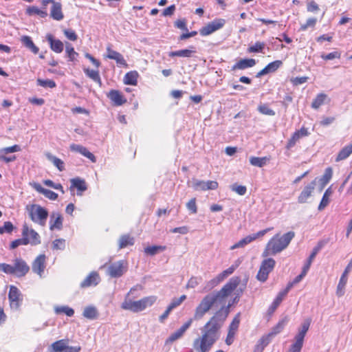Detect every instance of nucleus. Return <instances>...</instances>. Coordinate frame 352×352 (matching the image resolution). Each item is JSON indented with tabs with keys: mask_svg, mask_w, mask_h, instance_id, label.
Instances as JSON below:
<instances>
[{
	"mask_svg": "<svg viewBox=\"0 0 352 352\" xmlns=\"http://www.w3.org/2000/svg\"><path fill=\"white\" fill-rule=\"evenodd\" d=\"M229 314V306L221 307L204 325L203 334L193 341V348L198 352H208L219 338L218 331Z\"/></svg>",
	"mask_w": 352,
	"mask_h": 352,
	"instance_id": "nucleus-1",
	"label": "nucleus"
},
{
	"mask_svg": "<svg viewBox=\"0 0 352 352\" xmlns=\"http://www.w3.org/2000/svg\"><path fill=\"white\" fill-rule=\"evenodd\" d=\"M240 281L239 277L232 278L219 291L212 292L204 296L195 309L194 319L196 320L201 319L214 304L222 302L223 299L237 287Z\"/></svg>",
	"mask_w": 352,
	"mask_h": 352,
	"instance_id": "nucleus-2",
	"label": "nucleus"
},
{
	"mask_svg": "<svg viewBox=\"0 0 352 352\" xmlns=\"http://www.w3.org/2000/svg\"><path fill=\"white\" fill-rule=\"evenodd\" d=\"M295 236L293 231H289L283 236L279 234L274 236L267 243L265 249L263 252V256L267 257L269 255H275L285 250Z\"/></svg>",
	"mask_w": 352,
	"mask_h": 352,
	"instance_id": "nucleus-3",
	"label": "nucleus"
},
{
	"mask_svg": "<svg viewBox=\"0 0 352 352\" xmlns=\"http://www.w3.org/2000/svg\"><path fill=\"white\" fill-rule=\"evenodd\" d=\"M137 288L138 287H133L130 289L129 292L126 294L125 300L121 305L122 309L138 313L144 310L148 307L152 306L155 302L157 297L155 296L144 297L137 301L128 299V297L133 294L137 290Z\"/></svg>",
	"mask_w": 352,
	"mask_h": 352,
	"instance_id": "nucleus-4",
	"label": "nucleus"
},
{
	"mask_svg": "<svg viewBox=\"0 0 352 352\" xmlns=\"http://www.w3.org/2000/svg\"><path fill=\"white\" fill-rule=\"evenodd\" d=\"M29 216L31 220L44 226L48 217L47 210L38 204H33L28 208Z\"/></svg>",
	"mask_w": 352,
	"mask_h": 352,
	"instance_id": "nucleus-5",
	"label": "nucleus"
},
{
	"mask_svg": "<svg viewBox=\"0 0 352 352\" xmlns=\"http://www.w3.org/2000/svg\"><path fill=\"white\" fill-rule=\"evenodd\" d=\"M275 263V261L272 258L263 260L256 275V278L263 283L266 281L270 272L274 269Z\"/></svg>",
	"mask_w": 352,
	"mask_h": 352,
	"instance_id": "nucleus-6",
	"label": "nucleus"
},
{
	"mask_svg": "<svg viewBox=\"0 0 352 352\" xmlns=\"http://www.w3.org/2000/svg\"><path fill=\"white\" fill-rule=\"evenodd\" d=\"M127 270V262L124 260L118 261L111 263L108 267V274L112 278L122 276Z\"/></svg>",
	"mask_w": 352,
	"mask_h": 352,
	"instance_id": "nucleus-7",
	"label": "nucleus"
},
{
	"mask_svg": "<svg viewBox=\"0 0 352 352\" xmlns=\"http://www.w3.org/2000/svg\"><path fill=\"white\" fill-rule=\"evenodd\" d=\"M225 24L226 20L223 19H214L206 25L202 27L199 30V33L204 36L210 35L215 31L222 28Z\"/></svg>",
	"mask_w": 352,
	"mask_h": 352,
	"instance_id": "nucleus-8",
	"label": "nucleus"
},
{
	"mask_svg": "<svg viewBox=\"0 0 352 352\" xmlns=\"http://www.w3.org/2000/svg\"><path fill=\"white\" fill-rule=\"evenodd\" d=\"M22 236L27 239L28 245H37L41 243L39 234L33 229L29 228L27 224H24L22 228Z\"/></svg>",
	"mask_w": 352,
	"mask_h": 352,
	"instance_id": "nucleus-9",
	"label": "nucleus"
},
{
	"mask_svg": "<svg viewBox=\"0 0 352 352\" xmlns=\"http://www.w3.org/2000/svg\"><path fill=\"white\" fill-rule=\"evenodd\" d=\"M192 322V318L187 320L179 329L169 336V337L165 341V344L167 345L172 344L176 340L181 339L184 336L186 331L191 326Z\"/></svg>",
	"mask_w": 352,
	"mask_h": 352,
	"instance_id": "nucleus-10",
	"label": "nucleus"
},
{
	"mask_svg": "<svg viewBox=\"0 0 352 352\" xmlns=\"http://www.w3.org/2000/svg\"><path fill=\"white\" fill-rule=\"evenodd\" d=\"M21 296V292L14 285L10 287L8 299L11 309L16 310L19 308L22 300Z\"/></svg>",
	"mask_w": 352,
	"mask_h": 352,
	"instance_id": "nucleus-11",
	"label": "nucleus"
},
{
	"mask_svg": "<svg viewBox=\"0 0 352 352\" xmlns=\"http://www.w3.org/2000/svg\"><path fill=\"white\" fill-rule=\"evenodd\" d=\"M105 58L114 60L118 66L127 67L128 64L126 63V60L124 56L118 52L113 50L111 48V45H109L106 48V54L104 55Z\"/></svg>",
	"mask_w": 352,
	"mask_h": 352,
	"instance_id": "nucleus-12",
	"label": "nucleus"
},
{
	"mask_svg": "<svg viewBox=\"0 0 352 352\" xmlns=\"http://www.w3.org/2000/svg\"><path fill=\"white\" fill-rule=\"evenodd\" d=\"M21 151V147L17 145L0 148V161L6 163H10L16 160V156H7L8 154L16 153Z\"/></svg>",
	"mask_w": 352,
	"mask_h": 352,
	"instance_id": "nucleus-13",
	"label": "nucleus"
},
{
	"mask_svg": "<svg viewBox=\"0 0 352 352\" xmlns=\"http://www.w3.org/2000/svg\"><path fill=\"white\" fill-rule=\"evenodd\" d=\"M45 267L46 256L45 254H40L34 259V261L32 263V272L38 274L41 278L43 277Z\"/></svg>",
	"mask_w": 352,
	"mask_h": 352,
	"instance_id": "nucleus-14",
	"label": "nucleus"
},
{
	"mask_svg": "<svg viewBox=\"0 0 352 352\" xmlns=\"http://www.w3.org/2000/svg\"><path fill=\"white\" fill-rule=\"evenodd\" d=\"M320 248H321V246L320 245H318V246L315 247L313 249L312 252L311 253L310 256H309L306 264L304 265L301 273L294 278V283H299L303 278V277L305 276L308 270L310 268V266H311V264L313 260L314 259L316 254L320 251Z\"/></svg>",
	"mask_w": 352,
	"mask_h": 352,
	"instance_id": "nucleus-15",
	"label": "nucleus"
},
{
	"mask_svg": "<svg viewBox=\"0 0 352 352\" xmlns=\"http://www.w3.org/2000/svg\"><path fill=\"white\" fill-rule=\"evenodd\" d=\"M13 268L14 274L19 277L24 276L30 270L27 263L21 258H16L14 260Z\"/></svg>",
	"mask_w": 352,
	"mask_h": 352,
	"instance_id": "nucleus-16",
	"label": "nucleus"
},
{
	"mask_svg": "<svg viewBox=\"0 0 352 352\" xmlns=\"http://www.w3.org/2000/svg\"><path fill=\"white\" fill-rule=\"evenodd\" d=\"M352 269V258L349 261L344 272L342 273L339 283L337 286L336 294L338 296H342L344 294V287L347 282V276L350 270Z\"/></svg>",
	"mask_w": 352,
	"mask_h": 352,
	"instance_id": "nucleus-17",
	"label": "nucleus"
},
{
	"mask_svg": "<svg viewBox=\"0 0 352 352\" xmlns=\"http://www.w3.org/2000/svg\"><path fill=\"white\" fill-rule=\"evenodd\" d=\"M192 187L196 190H215L218 188V183L216 181H201L194 179L192 181Z\"/></svg>",
	"mask_w": 352,
	"mask_h": 352,
	"instance_id": "nucleus-18",
	"label": "nucleus"
},
{
	"mask_svg": "<svg viewBox=\"0 0 352 352\" xmlns=\"http://www.w3.org/2000/svg\"><path fill=\"white\" fill-rule=\"evenodd\" d=\"M100 281V278L98 272H91L80 283L81 288L96 286Z\"/></svg>",
	"mask_w": 352,
	"mask_h": 352,
	"instance_id": "nucleus-19",
	"label": "nucleus"
},
{
	"mask_svg": "<svg viewBox=\"0 0 352 352\" xmlns=\"http://www.w3.org/2000/svg\"><path fill=\"white\" fill-rule=\"evenodd\" d=\"M311 324V320H305L301 324V327L299 329L298 333L295 336V344L303 346V341L307 332L309 330Z\"/></svg>",
	"mask_w": 352,
	"mask_h": 352,
	"instance_id": "nucleus-20",
	"label": "nucleus"
},
{
	"mask_svg": "<svg viewBox=\"0 0 352 352\" xmlns=\"http://www.w3.org/2000/svg\"><path fill=\"white\" fill-rule=\"evenodd\" d=\"M63 217L56 212H53L50 215V229L51 230H60L63 228Z\"/></svg>",
	"mask_w": 352,
	"mask_h": 352,
	"instance_id": "nucleus-21",
	"label": "nucleus"
},
{
	"mask_svg": "<svg viewBox=\"0 0 352 352\" xmlns=\"http://www.w3.org/2000/svg\"><path fill=\"white\" fill-rule=\"evenodd\" d=\"M316 186V179L307 185L298 197V201L300 204L307 202V199L311 197Z\"/></svg>",
	"mask_w": 352,
	"mask_h": 352,
	"instance_id": "nucleus-22",
	"label": "nucleus"
},
{
	"mask_svg": "<svg viewBox=\"0 0 352 352\" xmlns=\"http://www.w3.org/2000/svg\"><path fill=\"white\" fill-rule=\"evenodd\" d=\"M69 148L72 151L80 153L83 156L89 159L92 162H96V158L94 155L89 152L86 147L80 144H72L70 145Z\"/></svg>",
	"mask_w": 352,
	"mask_h": 352,
	"instance_id": "nucleus-23",
	"label": "nucleus"
},
{
	"mask_svg": "<svg viewBox=\"0 0 352 352\" xmlns=\"http://www.w3.org/2000/svg\"><path fill=\"white\" fill-rule=\"evenodd\" d=\"M107 96L116 106H121L126 102V98H124L122 94L116 89L110 90V91L107 94Z\"/></svg>",
	"mask_w": 352,
	"mask_h": 352,
	"instance_id": "nucleus-24",
	"label": "nucleus"
},
{
	"mask_svg": "<svg viewBox=\"0 0 352 352\" xmlns=\"http://www.w3.org/2000/svg\"><path fill=\"white\" fill-rule=\"evenodd\" d=\"M52 4L50 16L56 21L63 20L64 14L62 12V4L60 2L55 1V0Z\"/></svg>",
	"mask_w": 352,
	"mask_h": 352,
	"instance_id": "nucleus-25",
	"label": "nucleus"
},
{
	"mask_svg": "<svg viewBox=\"0 0 352 352\" xmlns=\"http://www.w3.org/2000/svg\"><path fill=\"white\" fill-rule=\"evenodd\" d=\"M46 39L49 42L52 51L56 53H61L63 52L64 45L62 41L58 39H55L51 34H47Z\"/></svg>",
	"mask_w": 352,
	"mask_h": 352,
	"instance_id": "nucleus-26",
	"label": "nucleus"
},
{
	"mask_svg": "<svg viewBox=\"0 0 352 352\" xmlns=\"http://www.w3.org/2000/svg\"><path fill=\"white\" fill-rule=\"evenodd\" d=\"M70 188H76L78 190V195H82V192H84L87 189L85 181L79 177L73 178L70 180Z\"/></svg>",
	"mask_w": 352,
	"mask_h": 352,
	"instance_id": "nucleus-27",
	"label": "nucleus"
},
{
	"mask_svg": "<svg viewBox=\"0 0 352 352\" xmlns=\"http://www.w3.org/2000/svg\"><path fill=\"white\" fill-rule=\"evenodd\" d=\"M255 65L256 60L253 58L241 59L233 65L232 69H245L247 68L252 67Z\"/></svg>",
	"mask_w": 352,
	"mask_h": 352,
	"instance_id": "nucleus-28",
	"label": "nucleus"
},
{
	"mask_svg": "<svg viewBox=\"0 0 352 352\" xmlns=\"http://www.w3.org/2000/svg\"><path fill=\"white\" fill-rule=\"evenodd\" d=\"M68 340H59L53 342L50 346V352H65Z\"/></svg>",
	"mask_w": 352,
	"mask_h": 352,
	"instance_id": "nucleus-29",
	"label": "nucleus"
},
{
	"mask_svg": "<svg viewBox=\"0 0 352 352\" xmlns=\"http://www.w3.org/2000/svg\"><path fill=\"white\" fill-rule=\"evenodd\" d=\"M98 309L94 305L85 307L82 312V316L89 320H95L98 318Z\"/></svg>",
	"mask_w": 352,
	"mask_h": 352,
	"instance_id": "nucleus-30",
	"label": "nucleus"
},
{
	"mask_svg": "<svg viewBox=\"0 0 352 352\" xmlns=\"http://www.w3.org/2000/svg\"><path fill=\"white\" fill-rule=\"evenodd\" d=\"M21 41L26 48L29 49L34 54L38 52V47L34 45L30 36H23L21 38Z\"/></svg>",
	"mask_w": 352,
	"mask_h": 352,
	"instance_id": "nucleus-31",
	"label": "nucleus"
},
{
	"mask_svg": "<svg viewBox=\"0 0 352 352\" xmlns=\"http://www.w3.org/2000/svg\"><path fill=\"white\" fill-rule=\"evenodd\" d=\"M271 340L270 336L265 335L262 336L255 345L254 352H263Z\"/></svg>",
	"mask_w": 352,
	"mask_h": 352,
	"instance_id": "nucleus-32",
	"label": "nucleus"
},
{
	"mask_svg": "<svg viewBox=\"0 0 352 352\" xmlns=\"http://www.w3.org/2000/svg\"><path fill=\"white\" fill-rule=\"evenodd\" d=\"M139 74L136 71L127 72L124 77V83L129 85H136Z\"/></svg>",
	"mask_w": 352,
	"mask_h": 352,
	"instance_id": "nucleus-33",
	"label": "nucleus"
},
{
	"mask_svg": "<svg viewBox=\"0 0 352 352\" xmlns=\"http://www.w3.org/2000/svg\"><path fill=\"white\" fill-rule=\"evenodd\" d=\"M352 153V142L343 147L340 152L338 153L336 161L340 162L344 160L349 157V155Z\"/></svg>",
	"mask_w": 352,
	"mask_h": 352,
	"instance_id": "nucleus-34",
	"label": "nucleus"
},
{
	"mask_svg": "<svg viewBox=\"0 0 352 352\" xmlns=\"http://www.w3.org/2000/svg\"><path fill=\"white\" fill-rule=\"evenodd\" d=\"M135 243V239L129 234L122 235L119 239V249H123L129 245H133Z\"/></svg>",
	"mask_w": 352,
	"mask_h": 352,
	"instance_id": "nucleus-35",
	"label": "nucleus"
},
{
	"mask_svg": "<svg viewBox=\"0 0 352 352\" xmlns=\"http://www.w3.org/2000/svg\"><path fill=\"white\" fill-rule=\"evenodd\" d=\"M270 161V157H250V163L251 165L259 168L263 167L267 162Z\"/></svg>",
	"mask_w": 352,
	"mask_h": 352,
	"instance_id": "nucleus-36",
	"label": "nucleus"
},
{
	"mask_svg": "<svg viewBox=\"0 0 352 352\" xmlns=\"http://www.w3.org/2000/svg\"><path fill=\"white\" fill-rule=\"evenodd\" d=\"M83 71L87 76L93 80L94 82L98 83L100 86L102 85V80L99 74V72L98 70L85 68Z\"/></svg>",
	"mask_w": 352,
	"mask_h": 352,
	"instance_id": "nucleus-37",
	"label": "nucleus"
},
{
	"mask_svg": "<svg viewBox=\"0 0 352 352\" xmlns=\"http://www.w3.org/2000/svg\"><path fill=\"white\" fill-rule=\"evenodd\" d=\"M26 14L28 16L38 15L41 18H45L47 16L46 10H40L36 6H29L25 11Z\"/></svg>",
	"mask_w": 352,
	"mask_h": 352,
	"instance_id": "nucleus-38",
	"label": "nucleus"
},
{
	"mask_svg": "<svg viewBox=\"0 0 352 352\" xmlns=\"http://www.w3.org/2000/svg\"><path fill=\"white\" fill-rule=\"evenodd\" d=\"M333 194L331 186L329 187L324 192L321 201L318 206V210H322L329 203V197Z\"/></svg>",
	"mask_w": 352,
	"mask_h": 352,
	"instance_id": "nucleus-39",
	"label": "nucleus"
},
{
	"mask_svg": "<svg viewBox=\"0 0 352 352\" xmlns=\"http://www.w3.org/2000/svg\"><path fill=\"white\" fill-rule=\"evenodd\" d=\"M195 52V50H189V49H184L177 51L170 52L168 54L170 57L174 56H179V57H186L190 58L192 56V54Z\"/></svg>",
	"mask_w": 352,
	"mask_h": 352,
	"instance_id": "nucleus-40",
	"label": "nucleus"
},
{
	"mask_svg": "<svg viewBox=\"0 0 352 352\" xmlns=\"http://www.w3.org/2000/svg\"><path fill=\"white\" fill-rule=\"evenodd\" d=\"M46 157L48 160L53 163V164L60 170L63 171L65 169L64 162L60 159L52 155L50 153H46Z\"/></svg>",
	"mask_w": 352,
	"mask_h": 352,
	"instance_id": "nucleus-41",
	"label": "nucleus"
},
{
	"mask_svg": "<svg viewBox=\"0 0 352 352\" xmlns=\"http://www.w3.org/2000/svg\"><path fill=\"white\" fill-rule=\"evenodd\" d=\"M223 280L222 279L221 276H220V275L219 274L217 276L211 279L210 280L208 281L206 283L204 287V291L206 292L210 291Z\"/></svg>",
	"mask_w": 352,
	"mask_h": 352,
	"instance_id": "nucleus-42",
	"label": "nucleus"
},
{
	"mask_svg": "<svg viewBox=\"0 0 352 352\" xmlns=\"http://www.w3.org/2000/svg\"><path fill=\"white\" fill-rule=\"evenodd\" d=\"M166 248V247L163 245H153L145 248L144 251L148 255L154 256L160 252L164 251Z\"/></svg>",
	"mask_w": 352,
	"mask_h": 352,
	"instance_id": "nucleus-43",
	"label": "nucleus"
},
{
	"mask_svg": "<svg viewBox=\"0 0 352 352\" xmlns=\"http://www.w3.org/2000/svg\"><path fill=\"white\" fill-rule=\"evenodd\" d=\"M56 314H65L69 317H72L74 314V310L68 306H57L54 308Z\"/></svg>",
	"mask_w": 352,
	"mask_h": 352,
	"instance_id": "nucleus-44",
	"label": "nucleus"
},
{
	"mask_svg": "<svg viewBox=\"0 0 352 352\" xmlns=\"http://www.w3.org/2000/svg\"><path fill=\"white\" fill-rule=\"evenodd\" d=\"M327 97V96L323 93L318 94L311 103V107L315 109H318L322 104H323Z\"/></svg>",
	"mask_w": 352,
	"mask_h": 352,
	"instance_id": "nucleus-45",
	"label": "nucleus"
},
{
	"mask_svg": "<svg viewBox=\"0 0 352 352\" xmlns=\"http://www.w3.org/2000/svg\"><path fill=\"white\" fill-rule=\"evenodd\" d=\"M65 52L69 61H74L78 54L75 52L74 48L69 43H66Z\"/></svg>",
	"mask_w": 352,
	"mask_h": 352,
	"instance_id": "nucleus-46",
	"label": "nucleus"
},
{
	"mask_svg": "<svg viewBox=\"0 0 352 352\" xmlns=\"http://www.w3.org/2000/svg\"><path fill=\"white\" fill-rule=\"evenodd\" d=\"M265 47V43L264 42L257 41L254 45L250 46L248 48V52L249 53H258L261 52L263 50Z\"/></svg>",
	"mask_w": 352,
	"mask_h": 352,
	"instance_id": "nucleus-47",
	"label": "nucleus"
},
{
	"mask_svg": "<svg viewBox=\"0 0 352 352\" xmlns=\"http://www.w3.org/2000/svg\"><path fill=\"white\" fill-rule=\"evenodd\" d=\"M36 84H37V85L45 87V88H47V87L54 88L56 86V82L53 80H50V79L43 80V79L38 78L36 80Z\"/></svg>",
	"mask_w": 352,
	"mask_h": 352,
	"instance_id": "nucleus-48",
	"label": "nucleus"
},
{
	"mask_svg": "<svg viewBox=\"0 0 352 352\" xmlns=\"http://www.w3.org/2000/svg\"><path fill=\"white\" fill-rule=\"evenodd\" d=\"M285 325V320H281L280 321L272 330V331L270 333H269L268 334H267V336H270V339L272 340V338L275 336L276 335H277L278 333H279L284 328Z\"/></svg>",
	"mask_w": 352,
	"mask_h": 352,
	"instance_id": "nucleus-49",
	"label": "nucleus"
},
{
	"mask_svg": "<svg viewBox=\"0 0 352 352\" xmlns=\"http://www.w3.org/2000/svg\"><path fill=\"white\" fill-rule=\"evenodd\" d=\"M252 241V238L250 237V235L245 236V238L241 239L239 242L234 244L232 246H231V250H234L236 248H243L245 245H248V243H251Z\"/></svg>",
	"mask_w": 352,
	"mask_h": 352,
	"instance_id": "nucleus-50",
	"label": "nucleus"
},
{
	"mask_svg": "<svg viewBox=\"0 0 352 352\" xmlns=\"http://www.w3.org/2000/svg\"><path fill=\"white\" fill-rule=\"evenodd\" d=\"M332 174H333V173H332L331 168L329 167V168H326L323 176L320 179V182H321V184L322 186H324L325 185H327L329 183V182L330 181V179L332 177Z\"/></svg>",
	"mask_w": 352,
	"mask_h": 352,
	"instance_id": "nucleus-51",
	"label": "nucleus"
},
{
	"mask_svg": "<svg viewBox=\"0 0 352 352\" xmlns=\"http://www.w3.org/2000/svg\"><path fill=\"white\" fill-rule=\"evenodd\" d=\"M186 299V295H182L178 298H175L172 299V300H171L170 303L169 304V305L168 306V307L169 308V309L173 310L175 308H176L177 307L179 306Z\"/></svg>",
	"mask_w": 352,
	"mask_h": 352,
	"instance_id": "nucleus-52",
	"label": "nucleus"
},
{
	"mask_svg": "<svg viewBox=\"0 0 352 352\" xmlns=\"http://www.w3.org/2000/svg\"><path fill=\"white\" fill-rule=\"evenodd\" d=\"M285 292H280L277 295L276 298L274 299L273 302L272 303L270 309L272 311H274L278 305L280 304L282 300H283L284 297L285 296Z\"/></svg>",
	"mask_w": 352,
	"mask_h": 352,
	"instance_id": "nucleus-53",
	"label": "nucleus"
},
{
	"mask_svg": "<svg viewBox=\"0 0 352 352\" xmlns=\"http://www.w3.org/2000/svg\"><path fill=\"white\" fill-rule=\"evenodd\" d=\"M283 65V62L281 60H277L269 63L265 67L267 68L269 73H272L276 72L281 65Z\"/></svg>",
	"mask_w": 352,
	"mask_h": 352,
	"instance_id": "nucleus-54",
	"label": "nucleus"
},
{
	"mask_svg": "<svg viewBox=\"0 0 352 352\" xmlns=\"http://www.w3.org/2000/svg\"><path fill=\"white\" fill-rule=\"evenodd\" d=\"M231 190L239 195H244L247 192V188L245 186L234 184L230 187Z\"/></svg>",
	"mask_w": 352,
	"mask_h": 352,
	"instance_id": "nucleus-55",
	"label": "nucleus"
},
{
	"mask_svg": "<svg viewBox=\"0 0 352 352\" xmlns=\"http://www.w3.org/2000/svg\"><path fill=\"white\" fill-rule=\"evenodd\" d=\"M259 112L264 115L274 116L275 112L267 104H261L258 107Z\"/></svg>",
	"mask_w": 352,
	"mask_h": 352,
	"instance_id": "nucleus-56",
	"label": "nucleus"
},
{
	"mask_svg": "<svg viewBox=\"0 0 352 352\" xmlns=\"http://www.w3.org/2000/svg\"><path fill=\"white\" fill-rule=\"evenodd\" d=\"M28 241H27V239L25 238L24 236H22L21 239H16L13 241H12V243H10V249H15L17 247H19V245H28Z\"/></svg>",
	"mask_w": 352,
	"mask_h": 352,
	"instance_id": "nucleus-57",
	"label": "nucleus"
},
{
	"mask_svg": "<svg viewBox=\"0 0 352 352\" xmlns=\"http://www.w3.org/2000/svg\"><path fill=\"white\" fill-rule=\"evenodd\" d=\"M14 230V226L10 221H6L3 226H0V234L5 232L11 233Z\"/></svg>",
	"mask_w": 352,
	"mask_h": 352,
	"instance_id": "nucleus-58",
	"label": "nucleus"
},
{
	"mask_svg": "<svg viewBox=\"0 0 352 352\" xmlns=\"http://www.w3.org/2000/svg\"><path fill=\"white\" fill-rule=\"evenodd\" d=\"M43 183L47 186L51 187L56 190H59L61 191L62 193H65L63 188L60 184H55L54 182H52L50 179H46L43 182Z\"/></svg>",
	"mask_w": 352,
	"mask_h": 352,
	"instance_id": "nucleus-59",
	"label": "nucleus"
},
{
	"mask_svg": "<svg viewBox=\"0 0 352 352\" xmlns=\"http://www.w3.org/2000/svg\"><path fill=\"white\" fill-rule=\"evenodd\" d=\"M175 27L185 32H188L186 20L185 19H178L174 23Z\"/></svg>",
	"mask_w": 352,
	"mask_h": 352,
	"instance_id": "nucleus-60",
	"label": "nucleus"
},
{
	"mask_svg": "<svg viewBox=\"0 0 352 352\" xmlns=\"http://www.w3.org/2000/svg\"><path fill=\"white\" fill-rule=\"evenodd\" d=\"M0 270L8 274H14V270L12 265L0 263Z\"/></svg>",
	"mask_w": 352,
	"mask_h": 352,
	"instance_id": "nucleus-61",
	"label": "nucleus"
},
{
	"mask_svg": "<svg viewBox=\"0 0 352 352\" xmlns=\"http://www.w3.org/2000/svg\"><path fill=\"white\" fill-rule=\"evenodd\" d=\"M340 53L338 51H335L333 52H331L327 54H322L321 55V58L324 60H333L335 58H340Z\"/></svg>",
	"mask_w": 352,
	"mask_h": 352,
	"instance_id": "nucleus-62",
	"label": "nucleus"
},
{
	"mask_svg": "<svg viewBox=\"0 0 352 352\" xmlns=\"http://www.w3.org/2000/svg\"><path fill=\"white\" fill-rule=\"evenodd\" d=\"M317 22L316 18H309L307 20L305 24L301 25L300 30L305 31L308 28L314 27Z\"/></svg>",
	"mask_w": 352,
	"mask_h": 352,
	"instance_id": "nucleus-63",
	"label": "nucleus"
},
{
	"mask_svg": "<svg viewBox=\"0 0 352 352\" xmlns=\"http://www.w3.org/2000/svg\"><path fill=\"white\" fill-rule=\"evenodd\" d=\"M65 248V241L63 239H56L53 241V248L55 250H64Z\"/></svg>",
	"mask_w": 352,
	"mask_h": 352,
	"instance_id": "nucleus-64",
	"label": "nucleus"
}]
</instances>
